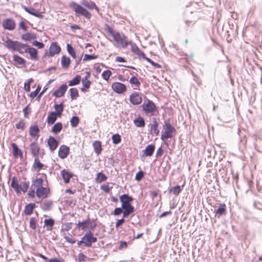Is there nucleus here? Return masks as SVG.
Instances as JSON below:
<instances>
[{
    "label": "nucleus",
    "instance_id": "nucleus-1",
    "mask_svg": "<svg viewBox=\"0 0 262 262\" xmlns=\"http://www.w3.org/2000/svg\"><path fill=\"white\" fill-rule=\"evenodd\" d=\"M120 200L122 204V208L123 209V217H126L135 211L134 206L130 204L133 198L128 194H124L120 196Z\"/></svg>",
    "mask_w": 262,
    "mask_h": 262
},
{
    "label": "nucleus",
    "instance_id": "nucleus-2",
    "mask_svg": "<svg viewBox=\"0 0 262 262\" xmlns=\"http://www.w3.org/2000/svg\"><path fill=\"white\" fill-rule=\"evenodd\" d=\"M107 31L113 38L114 41L118 45L124 48L129 45L132 43V42L128 41L127 37L123 34H121L118 32H116L114 29L110 27H107Z\"/></svg>",
    "mask_w": 262,
    "mask_h": 262
},
{
    "label": "nucleus",
    "instance_id": "nucleus-3",
    "mask_svg": "<svg viewBox=\"0 0 262 262\" xmlns=\"http://www.w3.org/2000/svg\"><path fill=\"white\" fill-rule=\"evenodd\" d=\"M163 131L162 133L161 139L165 141L168 138H171L176 133V129L171 125L168 120L164 121Z\"/></svg>",
    "mask_w": 262,
    "mask_h": 262
},
{
    "label": "nucleus",
    "instance_id": "nucleus-4",
    "mask_svg": "<svg viewBox=\"0 0 262 262\" xmlns=\"http://www.w3.org/2000/svg\"><path fill=\"white\" fill-rule=\"evenodd\" d=\"M69 7L74 11L76 16L78 17L83 16L87 19H90L91 17V14L86 9L75 2L70 3Z\"/></svg>",
    "mask_w": 262,
    "mask_h": 262
},
{
    "label": "nucleus",
    "instance_id": "nucleus-5",
    "mask_svg": "<svg viewBox=\"0 0 262 262\" xmlns=\"http://www.w3.org/2000/svg\"><path fill=\"white\" fill-rule=\"evenodd\" d=\"M11 186L14 189L16 193H20L21 191L25 193L29 188V182H25L19 184L16 181V177H14L12 178Z\"/></svg>",
    "mask_w": 262,
    "mask_h": 262
},
{
    "label": "nucleus",
    "instance_id": "nucleus-6",
    "mask_svg": "<svg viewBox=\"0 0 262 262\" xmlns=\"http://www.w3.org/2000/svg\"><path fill=\"white\" fill-rule=\"evenodd\" d=\"M97 241V237L93 236L92 232L89 231L84 234L81 240L79 241L77 244L80 246L82 244H83L84 246L90 247L92 246L93 243H96Z\"/></svg>",
    "mask_w": 262,
    "mask_h": 262
},
{
    "label": "nucleus",
    "instance_id": "nucleus-7",
    "mask_svg": "<svg viewBox=\"0 0 262 262\" xmlns=\"http://www.w3.org/2000/svg\"><path fill=\"white\" fill-rule=\"evenodd\" d=\"M142 110L146 114L154 115L156 111L155 104L150 100L147 99L146 102L142 105Z\"/></svg>",
    "mask_w": 262,
    "mask_h": 262
},
{
    "label": "nucleus",
    "instance_id": "nucleus-8",
    "mask_svg": "<svg viewBox=\"0 0 262 262\" xmlns=\"http://www.w3.org/2000/svg\"><path fill=\"white\" fill-rule=\"evenodd\" d=\"M111 87L114 92L119 94H123L127 91L126 85L120 82H113Z\"/></svg>",
    "mask_w": 262,
    "mask_h": 262
},
{
    "label": "nucleus",
    "instance_id": "nucleus-9",
    "mask_svg": "<svg viewBox=\"0 0 262 262\" xmlns=\"http://www.w3.org/2000/svg\"><path fill=\"white\" fill-rule=\"evenodd\" d=\"M129 100L132 104L137 105L142 103V98L139 93L135 92L129 95Z\"/></svg>",
    "mask_w": 262,
    "mask_h": 262
},
{
    "label": "nucleus",
    "instance_id": "nucleus-10",
    "mask_svg": "<svg viewBox=\"0 0 262 262\" xmlns=\"http://www.w3.org/2000/svg\"><path fill=\"white\" fill-rule=\"evenodd\" d=\"M2 26L5 30L12 31L15 29L16 24L12 18H6L3 20Z\"/></svg>",
    "mask_w": 262,
    "mask_h": 262
},
{
    "label": "nucleus",
    "instance_id": "nucleus-11",
    "mask_svg": "<svg viewBox=\"0 0 262 262\" xmlns=\"http://www.w3.org/2000/svg\"><path fill=\"white\" fill-rule=\"evenodd\" d=\"M61 51V48L56 42H53L51 43L49 49L48 56L53 57L56 54H58Z\"/></svg>",
    "mask_w": 262,
    "mask_h": 262
},
{
    "label": "nucleus",
    "instance_id": "nucleus-12",
    "mask_svg": "<svg viewBox=\"0 0 262 262\" xmlns=\"http://www.w3.org/2000/svg\"><path fill=\"white\" fill-rule=\"evenodd\" d=\"M86 74V76L81 80L83 86L80 89L82 92H86L90 88L92 84L91 81L88 79L91 76L90 72H88Z\"/></svg>",
    "mask_w": 262,
    "mask_h": 262
},
{
    "label": "nucleus",
    "instance_id": "nucleus-13",
    "mask_svg": "<svg viewBox=\"0 0 262 262\" xmlns=\"http://www.w3.org/2000/svg\"><path fill=\"white\" fill-rule=\"evenodd\" d=\"M30 150L32 156L34 158L38 157L40 154V148L36 141L30 144Z\"/></svg>",
    "mask_w": 262,
    "mask_h": 262
},
{
    "label": "nucleus",
    "instance_id": "nucleus-14",
    "mask_svg": "<svg viewBox=\"0 0 262 262\" xmlns=\"http://www.w3.org/2000/svg\"><path fill=\"white\" fill-rule=\"evenodd\" d=\"M49 192V188L42 186L37 188L36 190V196L39 198L45 199L47 198Z\"/></svg>",
    "mask_w": 262,
    "mask_h": 262
},
{
    "label": "nucleus",
    "instance_id": "nucleus-15",
    "mask_svg": "<svg viewBox=\"0 0 262 262\" xmlns=\"http://www.w3.org/2000/svg\"><path fill=\"white\" fill-rule=\"evenodd\" d=\"M26 53H28L30 56V58L34 61H37L39 59L38 55V51L34 48L31 47L29 46Z\"/></svg>",
    "mask_w": 262,
    "mask_h": 262
},
{
    "label": "nucleus",
    "instance_id": "nucleus-16",
    "mask_svg": "<svg viewBox=\"0 0 262 262\" xmlns=\"http://www.w3.org/2000/svg\"><path fill=\"white\" fill-rule=\"evenodd\" d=\"M24 9L29 14L36 17L42 18L43 15L37 10L32 7L28 8L27 6H23Z\"/></svg>",
    "mask_w": 262,
    "mask_h": 262
},
{
    "label": "nucleus",
    "instance_id": "nucleus-17",
    "mask_svg": "<svg viewBox=\"0 0 262 262\" xmlns=\"http://www.w3.org/2000/svg\"><path fill=\"white\" fill-rule=\"evenodd\" d=\"M70 153V148L68 146L62 145L60 146L58 150V156L61 159L67 157Z\"/></svg>",
    "mask_w": 262,
    "mask_h": 262
},
{
    "label": "nucleus",
    "instance_id": "nucleus-18",
    "mask_svg": "<svg viewBox=\"0 0 262 262\" xmlns=\"http://www.w3.org/2000/svg\"><path fill=\"white\" fill-rule=\"evenodd\" d=\"M40 129L37 124L31 125L29 128V135L31 137L37 139L39 137Z\"/></svg>",
    "mask_w": 262,
    "mask_h": 262
},
{
    "label": "nucleus",
    "instance_id": "nucleus-19",
    "mask_svg": "<svg viewBox=\"0 0 262 262\" xmlns=\"http://www.w3.org/2000/svg\"><path fill=\"white\" fill-rule=\"evenodd\" d=\"M48 145L51 151H54L58 145V142L54 137L50 136L47 141Z\"/></svg>",
    "mask_w": 262,
    "mask_h": 262
},
{
    "label": "nucleus",
    "instance_id": "nucleus-20",
    "mask_svg": "<svg viewBox=\"0 0 262 262\" xmlns=\"http://www.w3.org/2000/svg\"><path fill=\"white\" fill-rule=\"evenodd\" d=\"M67 89L68 86L66 84H62L53 93V95L56 97H62L64 95Z\"/></svg>",
    "mask_w": 262,
    "mask_h": 262
},
{
    "label": "nucleus",
    "instance_id": "nucleus-21",
    "mask_svg": "<svg viewBox=\"0 0 262 262\" xmlns=\"http://www.w3.org/2000/svg\"><path fill=\"white\" fill-rule=\"evenodd\" d=\"M155 149V146L154 144L147 145L145 149L142 151L143 157H151Z\"/></svg>",
    "mask_w": 262,
    "mask_h": 262
},
{
    "label": "nucleus",
    "instance_id": "nucleus-22",
    "mask_svg": "<svg viewBox=\"0 0 262 262\" xmlns=\"http://www.w3.org/2000/svg\"><path fill=\"white\" fill-rule=\"evenodd\" d=\"M13 149V155L15 158L19 157L23 158V154L22 151L18 147L17 144L15 143H12L11 144Z\"/></svg>",
    "mask_w": 262,
    "mask_h": 262
},
{
    "label": "nucleus",
    "instance_id": "nucleus-23",
    "mask_svg": "<svg viewBox=\"0 0 262 262\" xmlns=\"http://www.w3.org/2000/svg\"><path fill=\"white\" fill-rule=\"evenodd\" d=\"M129 82L134 90H139L141 82L137 77L135 76H132L129 80Z\"/></svg>",
    "mask_w": 262,
    "mask_h": 262
},
{
    "label": "nucleus",
    "instance_id": "nucleus-24",
    "mask_svg": "<svg viewBox=\"0 0 262 262\" xmlns=\"http://www.w3.org/2000/svg\"><path fill=\"white\" fill-rule=\"evenodd\" d=\"M71 60L70 58L66 56L63 55L61 58V64L62 68L64 69H68L71 64Z\"/></svg>",
    "mask_w": 262,
    "mask_h": 262
},
{
    "label": "nucleus",
    "instance_id": "nucleus-25",
    "mask_svg": "<svg viewBox=\"0 0 262 262\" xmlns=\"http://www.w3.org/2000/svg\"><path fill=\"white\" fill-rule=\"evenodd\" d=\"M61 174L66 184L69 183L71 178L73 177L72 173L66 169L61 171Z\"/></svg>",
    "mask_w": 262,
    "mask_h": 262
},
{
    "label": "nucleus",
    "instance_id": "nucleus-26",
    "mask_svg": "<svg viewBox=\"0 0 262 262\" xmlns=\"http://www.w3.org/2000/svg\"><path fill=\"white\" fill-rule=\"evenodd\" d=\"M215 215H218V217L225 215L226 214V206L225 204H221L220 205L219 208L214 211Z\"/></svg>",
    "mask_w": 262,
    "mask_h": 262
},
{
    "label": "nucleus",
    "instance_id": "nucleus-27",
    "mask_svg": "<svg viewBox=\"0 0 262 262\" xmlns=\"http://www.w3.org/2000/svg\"><path fill=\"white\" fill-rule=\"evenodd\" d=\"M34 158V161L32 166V168L35 171H39L40 169L43 168L44 165L39 161V157H35Z\"/></svg>",
    "mask_w": 262,
    "mask_h": 262
},
{
    "label": "nucleus",
    "instance_id": "nucleus-28",
    "mask_svg": "<svg viewBox=\"0 0 262 262\" xmlns=\"http://www.w3.org/2000/svg\"><path fill=\"white\" fill-rule=\"evenodd\" d=\"M35 207L36 205L34 203H30L25 206L24 212L26 215H30L33 213Z\"/></svg>",
    "mask_w": 262,
    "mask_h": 262
},
{
    "label": "nucleus",
    "instance_id": "nucleus-29",
    "mask_svg": "<svg viewBox=\"0 0 262 262\" xmlns=\"http://www.w3.org/2000/svg\"><path fill=\"white\" fill-rule=\"evenodd\" d=\"M134 123L138 127H143L145 125L144 118L142 117L139 116L134 120Z\"/></svg>",
    "mask_w": 262,
    "mask_h": 262
},
{
    "label": "nucleus",
    "instance_id": "nucleus-30",
    "mask_svg": "<svg viewBox=\"0 0 262 262\" xmlns=\"http://www.w3.org/2000/svg\"><path fill=\"white\" fill-rule=\"evenodd\" d=\"M93 146L95 153L99 155L102 150L101 142L99 141H94L93 143Z\"/></svg>",
    "mask_w": 262,
    "mask_h": 262
},
{
    "label": "nucleus",
    "instance_id": "nucleus-31",
    "mask_svg": "<svg viewBox=\"0 0 262 262\" xmlns=\"http://www.w3.org/2000/svg\"><path fill=\"white\" fill-rule=\"evenodd\" d=\"M131 50L135 54H137L139 57H142L144 59L146 57L145 53L143 52L136 45L132 46Z\"/></svg>",
    "mask_w": 262,
    "mask_h": 262
},
{
    "label": "nucleus",
    "instance_id": "nucleus-32",
    "mask_svg": "<svg viewBox=\"0 0 262 262\" xmlns=\"http://www.w3.org/2000/svg\"><path fill=\"white\" fill-rule=\"evenodd\" d=\"M91 222L90 219L88 218L87 220L82 222H79L77 224V227L78 228H80L82 230H84L88 227V226L91 224Z\"/></svg>",
    "mask_w": 262,
    "mask_h": 262
},
{
    "label": "nucleus",
    "instance_id": "nucleus-33",
    "mask_svg": "<svg viewBox=\"0 0 262 262\" xmlns=\"http://www.w3.org/2000/svg\"><path fill=\"white\" fill-rule=\"evenodd\" d=\"M158 123L155 119L152 123L150 125V132L151 133L155 134L156 136H158L159 134V130L158 129Z\"/></svg>",
    "mask_w": 262,
    "mask_h": 262
},
{
    "label": "nucleus",
    "instance_id": "nucleus-34",
    "mask_svg": "<svg viewBox=\"0 0 262 262\" xmlns=\"http://www.w3.org/2000/svg\"><path fill=\"white\" fill-rule=\"evenodd\" d=\"M36 35L34 33L28 32L21 36L23 40L25 41H31L36 39Z\"/></svg>",
    "mask_w": 262,
    "mask_h": 262
},
{
    "label": "nucleus",
    "instance_id": "nucleus-35",
    "mask_svg": "<svg viewBox=\"0 0 262 262\" xmlns=\"http://www.w3.org/2000/svg\"><path fill=\"white\" fill-rule=\"evenodd\" d=\"M28 47L29 46L26 44L18 42V44L15 51H18L20 54H24L26 53Z\"/></svg>",
    "mask_w": 262,
    "mask_h": 262
},
{
    "label": "nucleus",
    "instance_id": "nucleus-36",
    "mask_svg": "<svg viewBox=\"0 0 262 262\" xmlns=\"http://www.w3.org/2000/svg\"><path fill=\"white\" fill-rule=\"evenodd\" d=\"M57 115L55 112L51 113L48 116L47 122L49 124H53L57 119Z\"/></svg>",
    "mask_w": 262,
    "mask_h": 262
},
{
    "label": "nucleus",
    "instance_id": "nucleus-37",
    "mask_svg": "<svg viewBox=\"0 0 262 262\" xmlns=\"http://www.w3.org/2000/svg\"><path fill=\"white\" fill-rule=\"evenodd\" d=\"M18 41H14L12 40H9L6 42L7 47L8 48L12 50L13 51H15L17 45L18 44Z\"/></svg>",
    "mask_w": 262,
    "mask_h": 262
},
{
    "label": "nucleus",
    "instance_id": "nucleus-38",
    "mask_svg": "<svg viewBox=\"0 0 262 262\" xmlns=\"http://www.w3.org/2000/svg\"><path fill=\"white\" fill-rule=\"evenodd\" d=\"M62 128V124L61 122H57L54 125L52 128V132L54 134L59 133Z\"/></svg>",
    "mask_w": 262,
    "mask_h": 262
},
{
    "label": "nucleus",
    "instance_id": "nucleus-39",
    "mask_svg": "<svg viewBox=\"0 0 262 262\" xmlns=\"http://www.w3.org/2000/svg\"><path fill=\"white\" fill-rule=\"evenodd\" d=\"M82 4L84 6L86 7L88 9H89V10H93L94 9H95L97 11L99 10L98 7L96 5V4L92 2H83L82 3Z\"/></svg>",
    "mask_w": 262,
    "mask_h": 262
},
{
    "label": "nucleus",
    "instance_id": "nucleus-40",
    "mask_svg": "<svg viewBox=\"0 0 262 262\" xmlns=\"http://www.w3.org/2000/svg\"><path fill=\"white\" fill-rule=\"evenodd\" d=\"M13 61L16 64L25 65L26 64V60L22 57L19 56L17 55H14L13 56Z\"/></svg>",
    "mask_w": 262,
    "mask_h": 262
},
{
    "label": "nucleus",
    "instance_id": "nucleus-41",
    "mask_svg": "<svg viewBox=\"0 0 262 262\" xmlns=\"http://www.w3.org/2000/svg\"><path fill=\"white\" fill-rule=\"evenodd\" d=\"M81 80V76L76 75L72 80L69 81V85L70 86L78 84Z\"/></svg>",
    "mask_w": 262,
    "mask_h": 262
},
{
    "label": "nucleus",
    "instance_id": "nucleus-42",
    "mask_svg": "<svg viewBox=\"0 0 262 262\" xmlns=\"http://www.w3.org/2000/svg\"><path fill=\"white\" fill-rule=\"evenodd\" d=\"M106 179L107 177L104 173L102 172H99L96 175L95 180L97 183H100L106 181Z\"/></svg>",
    "mask_w": 262,
    "mask_h": 262
},
{
    "label": "nucleus",
    "instance_id": "nucleus-43",
    "mask_svg": "<svg viewBox=\"0 0 262 262\" xmlns=\"http://www.w3.org/2000/svg\"><path fill=\"white\" fill-rule=\"evenodd\" d=\"M70 97L72 100H76L79 96V93L76 88H71L70 90Z\"/></svg>",
    "mask_w": 262,
    "mask_h": 262
},
{
    "label": "nucleus",
    "instance_id": "nucleus-44",
    "mask_svg": "<svg viewBox=\"0 0 262 262\" xmlns=\"http://www.w3.org/2000/svg\"><path fill=\"white\" fill-rule=\"evenodd\" d=\"M67 49L69 54L74 58L75 59L76 58V53L75 49L73 48V47L69 43L67 45Z\"/></svg>",
    "mask_w": 262,
    "mask_h": 262
},
{
    "label": "nucleus",
    "instance_id": "nucleus-45",
    "mask_svg": "<svg viewBox=\"0 0 262 262\" xmlns=\"http://www.w3.org/2000/svg\"><path fill=\"white\" fill-rule=\"evenodd\" d=\"M26 122L24 120H20L15 124V127L17 129L23 131L26 128Z\"/></svg>",
    "mask_w": 262,
    "mask_h": 262
},
{
    "label": "nucleus",
    "instance_id": "nucleus-46",
    "mask_svg": "<svg viewBox=\"0 0 262 262\" xmlns=\"http://www.w3.org/2000/svg\"><path fill=\"white\" fill-rule=\"evenodd\" d=\"M112 72L109 70H107L104 71L102 72L101 76L104 80H105V81L108 82L109 81L110 78L112 76Z\"/></svg>",
    "mask_w": 262,
    "mask_h": 262
},
{
    "label": "nucleus",
    "instance_id": "nucleus-47",
    "mask_svg": "<svg viewBox=\"0 0 262 262\" xmlns=\"http://www.w3.org/2000/svg\"><path fill=\"white\" fill-rule=\"evenodd\" d=\"M182 189L181 187L179 185H177L176 186L171 187L169 191L172 192L173 194L175 195H178L182 191Z\"/></svg>",
    "mask_w": 262,
    "mask_h": 262
},
{
    "label": "nucleus",
    "instance_id": "nucleus-48",
    "mask_svg": "<svg viewBox=\"0 0 262 262\" xmlns=\"http://www.w3.org/2000/svg\"><path fill=\"white\" fill-rule=\"evenodd\" d=\"M54 223V221L52 219H46L44 221L45 225L49 227L48 230H52Z\"/></svg>",
    "mask_w": 262,
    "mask_h": 262
},
{
    "label": "nucleus",
    "instance_id": "nucleus-49",
    "mask_svg": "<svg viewBox=\"0 0 262 262\" xmlns=\"http://www.w3.org/2000/svg\"><path fill=\"white\" fill-rule=\"evenodd\" d=\"M43 179L42 178H36L33 182V185L37 188L42 187L43 184Z\"/></svg>",
    "mask_w": 262,
    "mask_h": 262
},
{
    "label": "nucleus",
    "instance_id": "nucleus-50",
    "mask_svg": "<svg viewBox=\"0 0 262 262\" xmlns=\"http://www.w3.org/2000/svg\"><path fill=\"white\" fill-rule=\"evenodd\" d=\"M70 122L71 126L73 127H75L79 124V118L77 116H74L71 118Z\"/></svg>",
    "mask_w": 262,
    "mask_h": 262
},
{
    "label": "nucleus",
    "instance_id": "nucleus-51",
    "mask_svg": "<svg viewBox=\"0 0 262 262\" xmlns=\"http://www.w3.org/2000/svg\"><path fill=\"white\" fill-rule=\"evenodd\" d=\"M113 143L115 144H117L121 142V136L119 134H116L112 136V137Z\"/></svg>",
    "mask_w": 262,
    "mask_h": 262
},
{
    "label": "nucleus",
    "instance_id": "nucleus-52",
    "mask_svg": "<svg viewBox=\"0 0 262 262\" xmlns=\"http://www.w3.org/2000/svg\"><path fill=\"white\" fill-rule=\"evenodd\" d=\"M98 58V55H89V54H85L84 55V57L83 58V61H86L88 60H91L93 59H96Z\"/></svg>",
    "mask_w": 262,
    "mask_h": 262
},
{
    "label": "nucleus",
    "instance_id": "nucleus-53",
    "mask_svg": "<svg viewBox=\"0 0 262 262\" xmlns=\"http://www.w3.org/2000/svg\"><path fill=\"white\" fill-rule=\"evenodd\" d=\"M54 107L56 111V113L58 116H60L63 110L62 104H55Z\"/></svg>",
    "mask_w": 262,
    "mask_h": 262
},
{
    "label": "nucleus",
    "instance_id": "nucleus-54",
    "mask_svg": "<svg viewBox=\"0 0 262 262\" xmlns=\"http://www.w3.org/2000/svg\"><path fill=\"white\" fill-rule=\"evenodd\" d=\"M37 220L35 217H31L30 220L29 225L30 227L35 230L36 228Z\"/></svg>",
    "mask_w": 262,
    "mask_h": 262
},
{
    "label": "nucleus",
    "instance_id": "nucleus-55",
    "mask_svg": "<svg viewBox=\"0 0 262 262\" xmlns=\"http://www.w3.org/2000/svg\"><path fill=\"white\" fill-rule=\"evenodd\" d=\"M41 89V87L40 85H38L36 90L34 92H32L30 93V97L32 99H33L38 94V93H39V92L40 91Z\"/></svg>",
    "mask_w": 262,
    "mask_h": 262
},
{
    "label": "nucleus",
    "instance_id": "nucleus-56",
    "mask_svg": "<svg viewBox=\"0 0 262 262\" xmlns=\"http://www.w3.org/2000/svg\"><path fill=\"white\" fill-rule=\"evenodd\" d=\"M24 115L25 118H28L29 114L31 113V108L29 105L26 106L23 110Z\"/></svg>",
    "mask_w": 262,
    "mask_h": 262
},
{
    "label": "nucleus",
    "instance_id": "nucleus-57",
    "mask_svg": "<svg viewBox=\"0 0 262 262\" xmlns=\"http://www.w3.org/2000/svg\"><path fill=\"white\" fill-rule=\"evenodd\" d=\"M72 223H64L62 227V230L68 231L72 228Z\"/></svg>",
    "mask_w": 262,
    "mask_h": 262
},
{
    "label": "nucleus",
    "instance_id": "nucleus-58",
    "mask_svg": "<svg viewBox=\"0 0 262 262\" xmlns=\"http://www.w3.org/2000/svg\"><path fill=\"white\" fill-rule=\"evenodd\" d=\"M145 60H146L147 62H148L149 63H150L152 66H153L155 68H161V66L160 65H159L158 63H156V62H155L154 61H153L152 60H151L150 58H148V57H145L144 58Z\"/></svg>",
    "mask_w": 262,
    "mask_h": 262
},
{
    "label": "nucleus",
    "instance_id": "nucleus-59",
    "mask_svg": "<svg viewBox=\"0 0 262 262\" xmlns=\"http://www.w3.org/2000/svg\"><path fill=\"white\" fill-rule=\"evenodd\" d=\"M100 188L105 193H109L111 189V188L108 185H102Z\"/></svg>",
    "mask_w": 262,
    "mask_h": 262
},
{
    "label": "nucleus",
    "instance_id": "nucleus-60",
    "mask_svg": "<svg viewBox=\"0 0 262 262\" xmlns=\"http://www.w3.org/2000/svg\"><path fill=\"white\" fill-rule=\"evenodd\" d=\"M127 243L125 241H120L119 243V246L118 247L119 250H122V249H125L127 247Z\"/></svg>",
    "mask_w": 262,
    "mask_h": 262
},
{
    "label": "nucleus",
    "instance_id": "nucleus-61",
    "mask_svg": "<svg viewBox=\"0 0 262 262\" xmlns=\"http://www.w3.org/2000/svg\"><path fill=\"white\" fill-rule=\"evenodd\" d=\"M123 208H120V207H118V208H116L114 210V212H113V214L115 215H119L120 214H121L122 213H123Z\"/></svg>",
    "mask_w": 262,
    "mask_h": 262
},
{
    "label": "nucleus",
    "instance_id": "nucleus-62",
    "mask_svg": "<svg viewBox=\"0 0 262 262\" xmlns=\"http://www.w3.org/2000/svg\"><path fill=\"white\" fill-rule=\"evenodd\" d=\"M32 81H33L32 79H30L27 82L25 83L24 88L27 92H29L30 91V82Z\"/></svg>",
    "mask_w": 262,
    "mask_h": 262
},
{
    "label": "nucleus",
    "instance_id": "nucleus-63",
    "mask_svg": "<svg viewBox=\"0 0 262 262\" xmlns=\"http://www.w3.org/2000/svg\"><path fill=\"white\" fill-rule=\"evenodd\" d=\"M144 177V173L142 171H139L137 173L135 179L137 181H140Z\"/></svg>",
    "mask_w": 262,
    "mask_h": 262
},
{
    "label": "nucleus",
    "instance_id": "nucleus-64",
    "mask_svg": "<svg viewBox=\"0 0 262 262\" xmlns=\"http://www.w3.org/2000/svg\"><path fill=\"white\" fill-rule=\"evenodd\" d=\"M33 45L37 47L39 49H42L45 47V45L42 42L36 40L33 42Z\"/></svg>",
    "mask_w": 262,
    "mask_h": 262
}]
</instances>
